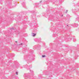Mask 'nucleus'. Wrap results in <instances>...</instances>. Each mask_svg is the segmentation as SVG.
I'll use <instances>...</instances> for the list:
<instances>
[{"label":"nucleus","instance_id":"4","mask_svg":"<svg viewBox=\"0 0 79 79\" xmlns=\"http://www.w3.org/2000/svg\"><path fill=\"white\" fill-rule=\"evenodd\" d=\"M29 68H32V66L31 65L29 66Z\"/></svg>","mask_w":79,"mask_h":79},{"label":"nucleus","instance_id":"3","mask_svg":"<svg viewBox=\"0 0 79 79\" xmlns=\"http://www.w3.org/2000/svg\"><path fill=\"white\" fill-rule=\"evenodd\" d=\"M75 26L76 27H77V26H78V24L77 23H75Z\"/></svg>","mask_w":79,"mask_h":79},{"label":"nucleus","instance_id":"8","mask_svg":"<svg viewBox=\"0 0 79 79\" xmlns=\"http://www.w3.org/2000/svg\"><path fill=\"white\" fill-rule=\"evenodd\" d=\"M68 10H66V13H67L68 12Z\"/></svg>","mask_w":79,"mask_h":79},{"label":"nucleus","instance_id":"14","mask_svg":"<svg viewBox=\"0 0 79 79\" xmlns=\"http://www.w3.org/2000/svg\"><path fill=\"white\" fill-rule=\"evenodd\" d=\"M41 2H42V1L40 2V3H41Z\"/></svg>","mask_w":79,"mask_h":79},{"label":"nucleus","instance_id":"5","mask_svg":"<svg viewBox=\"0 0 79 79\" xmlns=\"http://www.w3.org/2000/svg\"><path fill=\"white\" fill-rule=\"evenodd\" d=\"M30 71L31 73H33V71L31 70H30Z\"/></svg>","mask_w":79,"mask_h":79},{"label":"nucleus","instance_id":"15","mask_svg":"<svg viewBox=\"0 0 79 79\" xmlns=\"http://www.w3.org/2000/svg\"><path fill=\"white\" fill-rule=\"evenodd\" d=\"M46 3L47 4V2H46Z\"/></svg>","mask_w":79,"mask_h":79},{"label":"nucleus","instance_id":"7","mask_svg":"<svg viewBox=\"0 0 79 79\" xmlns=\"http://www.w3.org/2000/svg\"><path fill=\"white\" fill-rule=\"evenodd\" d=\"M42 57L43 58H44V57H45V55H43L42 56Z\"/></svg>","mask_w":79,"mask_h":79},{"label":"nucleus","instance_id":"12","mask_svg":"<svg viewBox=\"0 0 79 79\" xmlns=\"http://www.w3.org/2000/svg\"><path fill=\"white\" fill-rule=\"evenodd\" d=\"M23 44H19V45H22Z\"/></svg>","mask_w":79,"mask_h":79},{"label":"nucleus","instance_id":"2","mask_svg":"<svg viewBox=\"0 0 79 79\" xmlns=\"http://www.w3.org/2000/svg\"><path fill=\"white\" fill-rule=\"evenodd\" d=\"M32 35L33 37H34V36H35V35H36V34H34V33H33L32 34Z\"/></svg>","mask_w":79,"mask_h":79},{"label":"nucleus","instance_id":"1","mask_svg":"<svg viewBox=\"0 0 79 79\" xmlns=\"http://www.w3.org/2000/svg\"><path fill=\"white\" fill-rule=\"evenodd\" d=\"M27 75V74H26V73H25L24 74V77H25V79H32V78H31L30 77H26Z\"/></svg>","mask_w":79,"mask_h":79},{"label":"nucleus","instance_id":"10","mask_svg":"<svg viewBox=\"0 0 79 79\" xmlns=\"http://www.w3.org/2000/svg\"><path fill=\"white\" fill-rule=\"evenodd\" d=\"M22 5L23 6V7H24V6H24V4H22Z\"/></svg>","mask_w":79,"mask_h":79},{"label":"nucleus","instance_id":"6","mask_svg":"<svg viewBox=\"0 0 79 79\" xmlns=\"http://www.w3.org/2000/svg\"><path fill=\"white\" fill-rule=\"evenodd\" d=\"M76 39H74L73 40V42H75V41H76Z\"/></svg>","mask_w":79,"mask_h":79},{"label":"nucleus","instance_id":"13","mask_svg":"<svg viewBox=\"0 0 79 79\" xmlns=\"http://www.w3.org/2000/svg\"><path fill=\"white\" fill-rule=\"evenodd\" d=\"M77 56V55H76V56Z\"/></svg>","mask_w":79,"mask_h":79},{"label":"nucleus","instance_id":"16","mask_svg":"<svg viewBox=\"0 0 79 79\" xmlns=\"http://www.w3.org/2000/svg\"><path fill=\"white\" fill-rule=\"evenodd\" d=\"M15 42H17V41H15Z\"/></svg>","mask_w":79,"mask_h":79},{"label":"nucleus","instance_id":"9","mask_svg":"<svg viewBox=\"0 0 79 79\" xmlns=\"http://www.w3.org/2000/svg\"><path fill=\"white\" fill-rule=\"evenodd\" d=\"M16 74L17 75H18V72H16Z\"/></svg>","mask_w":79,"mask_h":79},{"label":"nucleus","instance_id":"11","mask_svg":"<svg viewBox=\"0 0 79 79\" xmlns=\"http://www.w3.org/2000/svg\"><path fill=\"white\" fill-rule=\"evenodd\" d=\"M63 15H62V17H63Z\"/></svg>","mask_w":79,"mask_h":79}]
</instances>
